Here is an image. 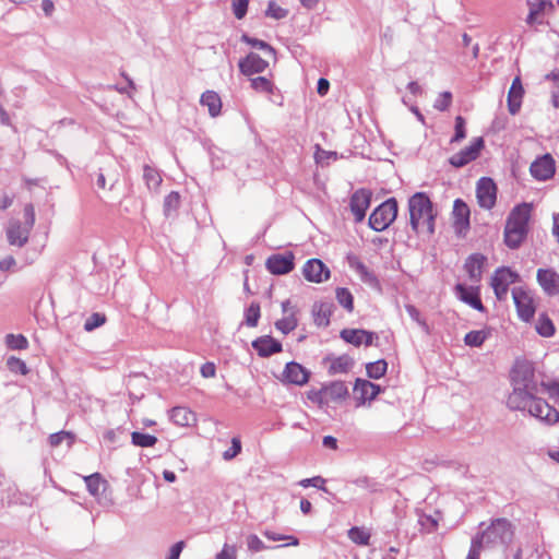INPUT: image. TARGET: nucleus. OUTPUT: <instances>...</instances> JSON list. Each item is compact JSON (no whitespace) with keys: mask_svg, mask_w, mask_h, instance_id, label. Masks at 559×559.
<instances>
[{"mask_svg":"<svg viewBox=\"0 0 559 559\" xmlns=\"http://www.w3.org/2000/svg\"><path fill=\"white\" fill-rule=\"evenodd\" d=\"M485 260V257L479 253L471 254L466 259L464 269L472 282L478 283L480 281Z\"/></svg>","mask_w":559,"mask_h":559,"instance_id":"nucleus-22","label":"nucleus"},{"mask_svg":"<svg viewBox=\"0 0 559 559\" xmlns=\"http://www.w3.org/2000/svg\"><path fill=\"white\" fill-rule=\"evenodd\" d=\"M5 344L11 349H25L28 346L26 337L22 334H8Z\"/></svg>","mask_w":559,"mask_h":559,"instance_id":"nucleus-41","label":"nucleus"},{"mask_svg":"<svg viewBox=\"0 0 559 559\" xmlns=\"http://www.w3.org/2000/svg\"><path fill=\"white\" fill-rule=\"evenodd\" d=\"M237 547L235 545L224 544L222 550L216 555V559H236Z\"/></svg>","mask_w":559,"mask_h":559,"instance_id":"nucleus-55","label":"nucleus"},{"mask_svg":"<svg viewBox=\"0 0 559 559\" xmlns=\"http://www.w3.org/2000/svg\"><path fill=\"white\" fill-rule=\"evenodd\" d=\"M185 548V542L180 540L174 544L169 549V555L166 559H179L182 549Z\"/></svg>","mask_w":559,"mask_h":559,"instance_id":"nucleus-62","label":"nucleus"},{"mask_svg":"<svg viewBox=\"0 0 559 559\" xmlns=\"http://www.w3.org/2000/svg\"><path fill=\"white\" fill-rule=\"evenodd\" d=\"M200 103L206 107L211 117H217L221 114L222 100L214 91H206L201 95Z\"/></svg>","mask_w":559,"mask_h":559,"instance_id":"nucleus-26","label":"nucleus"},{"mask_svg":"<svg viewBox=\"0 0 559 559\" xmlns=\"http://www.w3.org/2000/svg\"><path fill=\"white\" fill-rule=\"evenodd\" d=\"M348 537L358 545H368L370 535L366 531L359 527H352L348 531Z\"/></svg>","mask_w":559,"mask_h":559,"instance_id":"nucleus-45","label":"nucleus"},{"mask_svg":"<svg viewBox=\"0 0 559 559\" xmlns=\"http://www.w3.org/2000/svg\"><path fill=\"white\" fill-rule=\"evenodd\" d=\"M309 380V372L298 362L290 361L286 364V367L283 371V381L296 384L304 385Z\"/></svg>","mask_w":559,"mask_h":559,"instance_id":"nucleus-18","label":"nucleus"},{"mask_svg":"<svg viewBox=\"0 0 559 559\" xmlns=\"http://www.w3.org/2000/svg\"><path fill=\"white\" fill-rule=\"evenodd\" d=\"M531 212L532 207L527 203L516 205L511 211L504 228V241L509 248H518L525 239L528 230Z\"/></svg>","mask_w":559,"mask_h":559,"instance_id":"nucleus-3","label":"nucleus"},{"mask_svg":"<svg viewBox=\"0 0 559 559\" xmlns=\"http://www.w3.org/2000/svg\"><path fill=\"white\" fill-rule=\"evenodd\" d=\"M252 347L261 357H269L282 350V344L272 336H261L252 342Z\"/></svg>","mask_w":559,"mask_h":559,"instance_id":"nucleus-20","label":"nucleus"},{"mask_svg":"<svg viewBox=\"0 0 559 559\" xmlns=\"http://www.w3.org/2000/svg\"><path fill=\"white\" fill-rule=\"evenodd\" d=\"M238 67L243 75L251 76L264 72L269 68V61L258 53L250 52L239 60Z\"/></svg>","mask_w":559,"mask_h":559,"instance_id":"nucleus-15","label":"nucleus"},{"mask_svg":"<svg viewBox=\"0 0 559 559\" xmlns=\"http://www.w3.org/2000/svg\"><path fill=\"white\" fill-rule=\"evenodd\" d=\"M359 278L361 282H364L365 284H367L368 286L372 287V288H377L379 289L380 288V282L378 280V277L376 276V274L370 271L369 269H367L366 271H364L360 275H359Z\"/></svg>","mask_w":559,"mask_h":559,"instance_id":"nucleus-53","label":"nucleus"},{"mask_svg":"<svg viewBox=\"0 0 559 559\" xmlns=\"http://www.w3.org/2000/svg\"><path fill=\"white\" fill-rule=\"evenodd\" d=\"M241 40L248 45H250L253 48L263 50L269 57L274 58L275 57V50L273 47H271L267 43L252 38L246 34L242 35Z\"/></svg>","mask_w":559,"mask_h":559,"instance_id":"nucleus-38","label":"nucleus"},{"mask_svg":"<svg viewBox=\"0 0 559 559\" xmlns=\"http://www.w3.org/2000/svg\"><path fill=\"white\" fill-rule=\"evenodd\" d=\"M530 171L535 179L545 181L555 174V160L546 154L532 163Z\"/></svg>","mask_w":559,"mask_h":559,"instance_id":"nucleus-16","label":"nucleus"},{"mask_svg":"<svg viewBox=\"0 0 559 559\" xmlns=\"http://www.w3.org/2000/svg\"><path fill=\"white\" fill-rule=\"evenodd\" d=\"M31 228L17 219H11L5 227V237L10 246L22 248L28 241Z\"/></svg>","mask_w":559,"mask_h":559,"instance_id":"nucleus-10","label":"nucleus"},{"mask_svg":"<svg viewBox=\"0 0 559 559\" xmlns=\"http://www.w3.org/2000/svg\"><path fill=\"white\" fill-rule=\"evenodd\" d=\"M511 384L512 392L507 401L510 409L526 412L546 425L558 423L559 412L540 395L548 392L559 402V382L545 383L536 376L531 362L520 361L511 371Z\"/></svg>","mask_w":559,"mask_h":559,"instance_id":"nucleus-1","label":"nucleus"},{"mask_svg":"<svg viewBox=\"0 0 559 559\" xmlns=\"http://www.w3.org/2000/svg\"><path fill=\"white\" fill-rule=\"evenodd\" d=\"M477 537L481 538L486 547L506 546L513 538L512 525L507 519H496Z\"/></svg>","mask_w":559,"mask_h":559,"instance_id":"nucleus-4","label":"nucleus"},{"mask_svg":"<svg viewBox=\"0 0 559 559\" xmlns=\"http://www.w3.org/2000/svg\"><path fill=\"white\" fill-rule=\"evenodd\" d=\"M231 8H233L234 15L238 20H241L247 14L248 0H233Z\"/></svg>","mask_w":559,"mask_h":559,"instance_id":"nucleus-52","label":"nucleus"},{"mask_svg":"<svg viewBox=\"0 0 559 559\" xmlns=\"http://www.w3.org/2000/svg\"><path fill=\"white\" fill-rule=\"evenodd\" d=\"M466 136L465 120L463 117L455 118V133L451 139V143H459Z\"/></svg>","mask_w":559,"mask_h":559,"instance_id":"nucleus-49","label":"nucleus"},{"mask_svg":"<svg viewBox=\"0 0 559 559\" xmlns=\"http://www.w3.org/2000/svg\"><path fill=\"white\" fill-rule=\"evenodd\" d=\"M536 281L547 296L559 295V273L554 269H538Z\"/></svg>","mask_w":559,"mask_h":559,"instance_id":"nucleus-12","label":"nucleus"},{"mask_svg":"<svg viewBox=\"0 0 559 559\" xmlns=\"http://www.w3.org/2000/svg\"><path fill=\"white\" fill-rule=\"evenodd\" d=\"M388 369V364L384 359H379L373 362H369L366 365L367 376L371 379H380L382 378Z\"/></svg>","mask_w":559,"mask_h":559,"instance_id":"nucleus-31","label":"nucleus"},{"mask_svg":"<svg viewBox=\"0 0 559 559\" xmlns=\"http://www.w3.org/2000/svg\"><path fill=\"white\" fill-rule=\"evenodd\" d=\"M143 179L146 187L152 191H156L163 181L158 170L148 165L143 167Z\"/></svg>","mask_w":559,"mask_h":559,"instance_id":"nucleus-30","label":"nucleus"},{"mask_svg":"<svg viewBox=\"0 0 559 559\" xmlns=\"http://www.w3.org/2000/svg\"><path fill=\"white\" fill-rule=\"evenodd\" d=\"M519 280L518 273L509 267H499L491 277V287L499 300H504L508 295L509 286Z\"/></svg>","mask_w":559,"mask_h":559,"instance_id":"nucleus-7","label":"nucleus"},{"mask_svg":"<svg viewBox=\"0 0 559 559\" xmlns=\"http://www.w3.org/2000/svg\"><path fill=\"white\" fill-rule=\"evenodd\" d=\"M354 366V360L347 355H342L331 361L329 371L332 374L346 373Z\"/></svg>","mask_w":559,"mask_h":559,"instance_id":"nucleus-29","label":"nucleus"},{"mask_svg":"<svg viewBox=\"0 0 559 559\" xmlns=\"http://www.w3.org/2000/svg\"><path fill=\"white\" fill-rule=\"evenodd\" d=\"M260 318V306L259 304L252 302L246 310V324L248 326H255Z\"/></svg>","mask_w":559,"mask_h":559,"instance_id":"nucleus-47","label":"nucleus"},{"mask_svg":"<svg viewBox=\"0 0 559 559\" xmlns=\"http://www.w3.org/2000/svg\"><path fill=\"white\" fill-rule=\"evenodd\" d=\"M324 483H325V480L322 477L316 476L312 478H306V479L300 480L299 485L305 488L312 486V487L319 488L323 491H326V488L324 487Z\"/></svg>","mask_w":559,"mask_h":559,"instance_id":"nucleus-58","label":"nucleus"},{"mask_svg":"<svg viewBox=\"0 0 559 559\" xmlns=\"http://www.w3.org/2000/svg\"><path fill=\"white\" fill-rule=\"evenodd\" d=\"M131 442L136 447L151 448L156 444L157 438L148 433L133 431L131 433Z\"/></svg>","mask_w":559,"mask_h":559,"instance_id":"nucleus-32","label":"nucleus"},{"mask_svg":"<svg viewBox=\"0 0 559 559\" xmlns=\"http://www.w3.org/2000/svg\"><path fill=\"white\" fill-rule=\"evenodd\" d=\"M287 14H288V10L280 7L273 0L269 1L267 9L265 10V15L267 17H271L274 20H282V19L286 17Z\"/></svg>","mask_w":559,"mask_h":559,"instance_id":"nucleus-43","label":"nucleus"},{"mask_svg":"<svg viewBox=\"0 0 559 559\" xmlns=\"http://www.w3.org/2000/svg\"><path fill=\"white\" fill-rule=\"evenodd\" d=\"M455 294L459 299L469 305L472 308L478 311L484 310L478 293L473 287H466L463 284H457L455 286Z\"/></svg>","mask_w":559,"mask_h":559,"instance_id":"nucleus-23","label":"nucleus"},{"mask_svg":"<svg viewBox=\"0 0 559 559\" xmlns=\"http://www.w3.org/2000/svg\"><path fill=\"white\" fill-rule=\"evenodd\" d=\"M348 263L350 269L354 270L358 276L368 269L367 265L356 257L349 258Z\"/></svg>","mask_w":559,"mask_h":559,"instance_id":"nucleus-61","label":"nucleus"},{"mask_svg":"<svg viewBox=\"0 0 559 559\" xmlns=\"http://www.w3.org/2000/svg\"><path fill=\"white\" fill-rule=\"evenodd\" d=\"M324 393L329 403L340 402L347 396L348 389L343 381H334L328 385H324Z\"/></svg>","mask_w":559,"mask_h":559,"instance_id":"nucleus-27","label":"nucleus"},{"mask_svg":"<svg viewBox=\"0 0 559 559\" xmlns=\"http://www.w3.org/2000/svg\"><path fill=\"white\" fill-rule=\"evenodd\" d=\"M536 331L540 336L550 337L555 333L552 321L545 314H542L536 323Z\"/></svg>","mask_w":559,"mask_h":559,"instance_id":"nucleus-37","label":"nucleus"},{"mask_svg":"<svg viewBox=\"0 0 559 559\" xmlns=\"http://www.w3.org/2000/svg\"><path fill=\"white\" fill-rule=\"evenodd\" d=\"M512 297L520 319L531 321L536 311L534 294L523 287H515L512 289Z\"/></svg>","mask_w":559,"mask_h":559,"instance_id":"nucleus-6","label":"nucleus"},{"mask_svg":"<svg viewBox=\"0 0 559 559\" xmlns=\"http://www.w3.org/2000/svg\"><path fill=\"white\" fill-rule=\"evenodd\" d=\"M247 546L252 552H259L266 548L264 543L255 534H251L247 537Z\"/></svg>","mask_w":559,"mask_h":559,"instance_id":"nucleus-54","label":"nucleus"},{"mask_svg":"<svg viewBox=\"0 0 559 559\" xmlns=\"http://www.w3.org/2000/svg\"><path fill=\"white\" fill-rule=\"evenodd\" d=\"M374 336V333L359 329H344L341 332V337L346 343H349L354 346H360L362 344L369 346L372 344Z\"/></svg>","mask_w":559,"mask_h":559,"instance_id":"nucleus-19","label":"nucleus"},{"mask_svg":"<svg viewBox=\"0 0 559 559\" xmlns=\"http://www.w3.org/2000/svg\"><path fill=\"white\" fill-rule=\"evenodd\" d=\"M523 93L521 80L516 76L508 93V107L511 115H515L520 110Z\"/></svg>","mask_w":559,"mask_h":559,"instance_id":"nucleus-24","label":"nucleus"},{"mask_svg":"<svg viewBox=\"0 0 559 559\" xmlns=\"http://www.w3.org/2000/svg\"><path fill=\"white\" fill-rule=\"evenodd\" d=\"M527 5L530 7V13L526 17V23L530 25L538 22V16L546 10H551L554 7L550 1L546 0L527 1Z\"/></svg>","mask_w":559,"mask_h":559,"instance_id":"nucleus-28","label":"nucleus"},{"mask_svg":"<svg viewBox=\"0 0 559 559\" xmlns=\"http://www.w3.org/2000/svg\"><path fill=\"white\" fill-rule=\"evenodd\" d=\"M64 439H69L70 440L69 443H71L73 438L70 432L60 431V432L50 435L49 442L52 447H57V445L61 444V442Z\"/></svg>","mask_w":559,"mask_h":559,"instance_id":"nucleus-59","label":"nucleus"},{"mask_svg":"<svg viewBox=\"0 0 559 559\" xmlns=\"http://www.w3.org/2000/svg\"><path fill=\"white\" fill-rule=\"evenodd\" d=\"M308 399L313 402V403H317L319 405H326L329 404L328 402V399H326V395L324 393V386L320 390H312L308 393Z\"/></svg>","mask_w":559,"mask_h":559,"instance_id":"nucleus-56","label":"nucleus"},{"mask_svg":"<svg viewBox=\"0 0 559 559\" xmlns=\"http://www.w3.org/2000/svg\"><path fill=\"white\" fill-rule=\"evenodd\" d=\"M336 299L338 304L344 307L347 311L352 312L354 309V298L352 293L344 287L336 289Z\"/></svg>","mask_w":559,"mask_h":559,"instance_id":"nucleus-39","label":"nucleus"},{"mask_svg":"<svg viewBox=\"0 0 559 559\" xmlns=\"http://www.w3.org/2000/svg\"><path fill=\"white\" fill-rule=\"evenodd\" d=\"M489 332L486 330H477L468 332L464 337V343L471 347H478L488 338Z\"/></svg>","mask_w":559,"mask_h":559,"instance_id":"nucleus-33","label":"nucleus"},{"mask_svg":"<svg viewBox=\"0 0 559 559\" xmlns=\"http://www.w3.org/2000/svg\"><path fill=\"white\" fill-rule=\"evenodd\" d=\"M24 218L25 222L23 225L27 226L28 228L33 229L35 224V211L34 206L32 204H26L24 207Z\"/></svg>","mask_w":559,"mask_h":559,"instance_id":"nucleus-60","label":"nucleus"},{"mask_svg":"<svg viewBox=\"0 0 559 559\" xmlns=\"http://www.w3.org/2000/svg\"><path fill=\"white\" fill-rule=\"evenodd\" d=\"M486 547L481 542V538H478L477 535L473 537L471 548L466 559H479L481 549Z\"/></svg>","mask_w":559,"mask_h":559,"instance_id":"nucleus-51","label":"nucleus"},{"mask_svg":"<svg viewBox=\"0 0 559 559\" xmlns=\"http://www.w3.org/2000/svg\"><path fill=\"white\" fill-rule=\"evenodd\" d=\"M8 368L15 373L26 374L28 372L26 364L16 357H10L7 360Z\"/></svg>","mask_w":559,"mask_h":559,"instance_id":"nucleus-48","label":"nucleus"},{"mask_svg":"<svg viewBox=\"0 0 559 559\" xmlns=\"http://www.w3.org/2000/svg\"><path fill=\"white\" fill-rule=\"evenodd\" d=\"M105 322H106L105 314L95 312L85 320L84 330L86 332H91V331L102 326Z\"/></svg>","mask_w":559,"mask_h":559,"instance_id":"nucleus-46","label":"nucleus"},{"mask_svg":"<svg viewBox=\"0 0 559 559\" xmlns=\"http://www.w3.org/2000/svg\"><path fill=\"white\" fill-rule=\"evenodd\" d=\"M251 87L263 94H272L274 92V84L271 80L265 76H257L250 80Z\"/></svg>","mask_w":559,"mask_h":559,"instance_id":"nucleus-34","label":"nucleus"},{"mask_svg":"<svg viewBox=\"0 0 559 559\" xmlns=\"http://www.w3.org/2000/svg\"><path fill=\"white\" fill-rule=\"evenodd\" d=\"M296 311H292L289 314L285 316L281 320L275 322V326L278 331L284 334H288L293 330H295L298 325L296 316Z\"/></svg>","mask_w":559,"mask_h":559,"instance_id":"nucleus-35","label":"nucleus"},{"mask_svg":"<svg viewBox=\"0 0 559 559\" xmlns=\"http://www.w3.org/2000/svg\"><path fill=\"white\" fill-rule=\"evenodd\" d=\"M418 523L427 533H431L437 530L438 523H439V516L428 515V514H420L418 518Z\"/></svg>","mask_w":559,"mask_h":559,"instance_id":"nucleus-42","label":"nucleus"},{"mask_svg":"<svg viewBox=\"0 0 559 559\" xmlns=\"http://www.w3.org/2000/svg\"><path fill=\"white\" fill-rule=\"evenodd\" d=\"M371 192L367 189H359L350 198V211L356 222H361L370 206Z\"/></svg>","mask_w":559,"mask_h":559,"instance_id":"nucleus-14","label":"nucleus"},{"mask_svg":"<svg viewBox=\"0 0 559 559\" xmlns=\"http://www.w3.org/2000/svg\"><path fill=\"white\" fill-rule=\"evenodd\" d=\"M170 420L180 426L187 427L195 421L194 413L187 407L177 406L169 412Z\"/></svg>","mask_w":559,"mask_h":559,"instance_id":"nucleus-25","label":"nucleus"},{"mask_svg":"<svg viewBox=\"0 0 559 559\" xmlns=\"http://www.w3.org/2000/svg\"><path fill=\"white\" fill-rule=\"evenodd\" d=\"M241 451V443L238 438L231 439V447L223 453L226 461L234 459Z\"/></svg>","mask_w":559,"mask_h":559,"instance_id":"nucleus-57","label":"nucleus"},{"mask_svg":"<svg viewBox=\"0 0 559 559\" xmlns=\"http://www.w3.org/2000/svg\"><path fill=\"white\" fill-rule=\"evenodd\" d=\"M409 223L416 234L435 231V214L430 199L417 192L408 200Z\"/></svg>","mask_w":559,"mask_h":559,"instance_id":"nucleus-2","label":"nucleus"},{"mask_svg":"<svg viewBox=\"0 0 559 559\" xmlns=\"http://www.w3.org/2000/svg\"><path fill=\"white\" fill-rule=\"evenodd\" d=\"M397 203L395 199H389L381 203L370 215L369 226L376 231L386 229L396 218Z\"/></svg>","mask_w":559,"mask_h":559,"instance_id":"nucleus-5","label":"nucleus"},{"mask_svg":"<svg viewBox=\"0 0 559 559\" xmlns=\"http://www.w3.org/2000/svg\"><path fill=\"white\" fill-rule=\"evenodd\" d=\"M180 204V195L176 191H171L165 197L164 200V212L169 216L173 212L177 211Z\"/></svg>","mask_w":559,"mask_h":559,"instance_id":"nucleus-40","label":"nucleus"},{"mask_svg":"<svg viewBox=\"0 0 559 559\" xmlns=\"http://www.w3.org/2000/svg\"><path fill=\"white\" fill-rule=\"evenodd\" d=\"M484 146V139L481 136L475 138L472 140L468 146L453 154L449 158V163L455 168L464 167L465 165L475 160L479 156Z\"/></svg>","mask_w":559,"mask_h":559,"instance_id":"nucleus-8","label":"nucleus"},{"mask_svg":"<svg viewBox=\"0 0 559 559\" xmlns=\"http://www.w3.org/2000/svg\"><path fill=\"white\" fill-rule=\"evenodd\" d=\"M497 188L492 179L481 178L477 182L476 197L478 204L484 209H491L496 203Z\"/></svg>","mask_w":559,"mask_h":559,"instance_id":"nucleus-13","label":"nucleus"},{"mask_svg":"<svg viewBox=\"0 0 559 559\" xmlns=\"http://www.w3.org/2000/svg\"><path fill=\"white\" fill-rule=\"evenodd\" d=\"M380 392V385L365 379H357L354 385V394L358 406L365 404L367 401L374 400Z\"/></svg>","mask_w":559,"mask_h":559,"instance_id":"nucleus-17","label":"nucleus"},{"mask_svg":"<svg viewBox=\"0 0 559 559\" xmlns=\"http://www.w3.org/2000/svg\"><path fill=\"white\" fill-rule=\"evenodd\" d=\"M266 270L274 275H284L295 267V254L292 251L271 254L265 261Z\"/></svg>","mask_w":559,"mask_h":559,"instance_id":"nucleus-9","label":"nucleus"},{"mask_svg":"<svg viewBox=\"0 0 559 559\" xmlns=\"http://www.w3.org/2000/svg\"><path fill=\"white\" fill-rule=\"evenodd\" d=\"M302 275L308 282L319 284L330 278V270L320 259H310L302 266Z\"/></svg>","mask_w":559,"mask_h":559,"instance_id":"nucleus-11","label":"nucleus"},{"mask_svg":"<svg viewBox=\"0 0 559 559\" xmlns=\"http://www.w3.org/2000/svg\"><path fill=\"white\" fill-rule=\"evenodd\" d=\"M453 219L455 229L461 233L469 226V209L465 202L457 199L453 204Z\"/></svg>","mask_w":559,"mask_h":559,"instance_id":"nucleus-21","label":"nucleus"},{"mask_svg":"<svg viewBox=\"0 0 559 559\" xmlns=\"http://www.w3.org/2000/svg\"><path fill=\"white\" fill-rule=\"evenodd\" d=\"M84 480L88 492L94 497H98L100 495L102 488L105 486V481L102 479L100 475L93 474L84 477Z\"/></svg>","mask_w":559,"mask_h":559,"instance_id":"nucleus-36","label":"nucleus"},{"mask_svg":"<svg viewBox=\"0 0 559 559\" xmlns=\"http://www.w3.org/2000/svg\"><path fill=\"white\" fill-rule=\"evenodd\" d=\"M405 310L413 321H415L425 333H429V326L425 319H423L419 310L413 305H406Z\"/></svg>","mask_w":559,"mask_h":559,"instance_id":"nucleus-44","label":"nucleus"},{"mask_svg":"<svg viewBox=\"0 0 559 559\" xmlns=\"http://www.w3.org/2000/svg\"><path fill=\"white\" fill-rule=\"evenodd\" d=\"M451 102H452V94L450 92H443L435 100L433 107L437 110L444 111L450 107Z\"/></svg>","mask_w":559,"mask_h":559,"instance_id":"nucleus-50","label":"nucleus"},{"mask_svg":"<svg viewBox=\"0 0 559 559\" xmlns=\"http://www.w3.org/2000/svg\"><path fill=\"white\" fill-rule=\"evenodd\" d=\"M200 371H201L202 377L212 378L215 376L216 368L213 362H205L204 365H202Z\"/></svg>","mask_w":559,"mask_h":559,"instance_id":"nucleus-63","label":"nucleus"},{"mask_svg":"<svg viewBox=\"0 0 559 559\" xmlns=\"http://www.w3.org/2000/svg\"><path fill=\"white\" fill-rule=\"evenodd\" d=\"M14 265H15V259L11 255H9L0 261V270L1 271H9Z\"/></svg>","mask_w":559,"mask_h":559,"instance_id":"nucleus-64","label":"nucleus"}]
</instances>
